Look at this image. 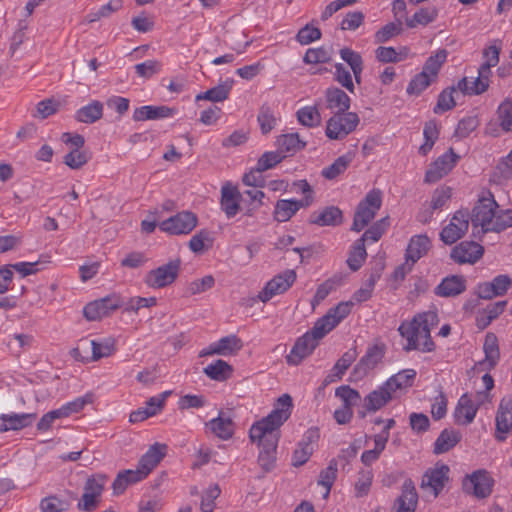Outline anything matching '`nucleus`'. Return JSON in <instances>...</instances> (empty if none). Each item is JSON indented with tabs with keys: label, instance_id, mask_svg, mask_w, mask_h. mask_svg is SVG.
Returning a JSON list of instances; mask_svg holds the SVG:
<instances>
[{
	"label": "nucleus",
	"instance_id": "1",
	"mask_svg": "<svg viewBox=\"0 0 512 512\" xmlns=\"http://www.w3.org/2000/svg\"><path fill=\"white\" fill-rule=\"evenodd\" d=\"M291 407V396L283 394L278 398L275 409L250 428V439L260 447L258 463L265 471H270L275 465L279 427L289 418Z\"/></svg>",
	"mask_w": 512,
	"mask_h": 512
},
{
	"label": "nucleus",
	"instance_id": "29",
	"mask_svg": "<svg viewBox=\"0 0 512 512\" xmlns=\"http://www.w3.org/2000/svg\"><path fill=\"white\" fill-rule=\"evenodd\" d=\"M327 107L336 113H349L350 97L337 87L328 88L325 92Z\"/></svg>",
	"mask_w": 512,
	"mask_h": 512
},
{
	"label": "nucleus",
	"instance_id": "23",
	"mask_svg": "<svg viewBox=\"0 0 512 512\" xmlns=\"http://www.w3.org/2000/svg\"><path fill=\"white\" fill-rule=\"evenodd\" d=\"M477 410V406L471 397L467 393L463 394L459 398L454 412L456 423L461 425L470 424L474 420Z\"/></svg>",
	"mask_w": 512,
	"mask_h": 512
},
{
	"label": "nucleus",
	"instance_id": "25",
	"mask_svg": "<svg viewBox=\"0 0 512 512\" xmlns=\"http://www.w3.org/2000/svg\"><path fill=\"white\" fill-rule=\"evenodd\" d=\"M500 50V45H497L496 43L483 50L484 62L478 69V76L488 84L490 83V77L492 75L491 68L495 67L499 63Z\"/></svg>",
	"mask_w": 512,
	"mask_h": 512
},
{
	"label": "nucleus",
	"instance_id": "57",
	"mask_svg": "<svg viewBox=\"0 0 512 512\" xmlns=\"http://www.w3.org/2000/svg\"><path fill=\"white\" fill-rule=\"evenodd\" d=\"M214 284V277L212 275H206L201 279L191 281L186 288V293L189 296H195L210 290L213 288Z\"/></svg>",
	"mask_w": 512,
	"mask_h": 512
},
{
	"label": "nucleus",
	"instance_id": "21",
	"mask_svg": "<svg viewBox=\"0 0 512 512\" xmlns=\"http://www.w3.org/2000/svg\"><path fill=\"white\" fill-rule=\"evenodd\" d=\"M418 504V494L412 482L405 483L401 494L395 499L394 512H415Z\"/></svg>",
	"mask_w": 512,
	"mask_h": 512
},
{
	"label": "nucleus",
	"instance_id": "51",
	"mask_svg": "<svg viewBox=\"0 0 512 512\" xmlns=\"http://www.w3.org/2000/svg\"><path fill=\"white\" fill-rule=\"evenodd\" d=\"M342 281V275H334L333 277L329 278L328 280L320 284L312 300V305L314 306L323 301L331 291H333L336 287L341 285Z\"/></svg>",
	"mask_w": 512,
	"mask_h": 512
},
{
	"label": "nucleus",
	"instance_id": "24",
	"mask_svg": "<svg viewBox=\"0 0 512 512\" xmlns=\"http://www.w3.org/2000/svg\"><path fill=\"white\" fill-rule=\"evenodd\" d=\"M192 495H201V512H213L215 509V500L220 496L221 489L217 483H210L207 487L194 486L191 488Z\"/></svg>",
	"mask_w": 512,
	"mask_h": 512
},
{
	"label": "nucleus",
	"instance_id": "8",
	"mask_svg": "<svg viewBox=\"0 0 512 512\" xmlns=\"http://www.w3.org/2000/svg\"><path fill=\"white\" fill-rule=\"evenodd\" d=\"M496 208H498V204L491 194L487 197L480 198L470 215L473 227L480 226L483 232L491 231L496 214Z\"/></svg>",
	"mask_w": 512,
	"mask_h": 512
},
{
	"label": "nucleus",
	"instance_id": "63",
	"mask_svg": "<svg viewBox=\"0 0 512 512\" xmlns=\"http://www.w3.org/2000/svg\"><path fill=\"white\" fill-rule=\"evenodd\" d=\"M285 155L279 151L265 152L257 161L258 171H266L279 164Z\"/></svg>",
	"mask_w": 512,
	"mask_h": 512
},
{
	"label": "nucleus",
	"instance_id": "52",
	"mask_svg": "<svg viewBox=\"0 0 512 512\" xmlns=\"http://www.w3.org/2000/svg\"><path fill=\"white\" fill-rule=\"evenodd\" d=\"M483 349L489 366L494 367L500 356L498 340L494 333L486 334Z\"/></svg>",
	"mask_w": 512,
	"mask_h": 512
},
{
	"label": "nucleus",
	"instance_id": "31",
	"mask_svg": "<svg viewBox=\"0 0 512 512\" xmlns=\"http://www.w3.org/2000/svg\"><path fill=\"white\" fill-rule=\"evenodd\" d=\"M342 211L335 206H329L311 215L310 222L319 226H336L342 223Z\"/></svg>",
	"mask_w": 512,
	"mask_h": 512
},
{
	"label": "nucleus",
	"instance_id": "43",
	"mask_svg": "<svg viewBox=\"0 0 512 512\" xmlns=\"http://www.w3.org/2000/svg\"><path fill=\"white\" fill-rule=\"evenodd\" d=\"M460 441V435L453 430L444 429L434 444V453L442 454L448 452Z\"/></svg>",
	"mask_w": 512,
	"mask_h": 512
},
{
	"label": "nucleus",
	"instance_id": "56",
	"mask_svg": "<svg viewBox=\"0 0 512 512\" xmlns=\"http://www.w3.org/2000/svg\"><path fill=\"white\" fill-rule=\"evenodd\" d=\"M387 443V435H375L374 448L363 452L361 459L366 465L371 464L378 459L381 452L384 450Z\"/></svg>",
	"mask_w": 512,
	"mask_h": 512
},
{
	"label": "nucleus",
	"instance_id": "13",
	"mask_svg": "<svg viewBox=\"0 0 512 512\" xmlns=\"http://www.w3.org/2000/svg\"><path fill=\"white\" fill-rule=\"evenodd\" d=\"M484 253V248L474 241H462L451 250V259L458 264H474Z\"/></svg>",
	"mask_w": 512,
	"mask_h": 512
},
{
	"label": "nucleus",
	"instance_id": "44",
	"mask_svg": "<svg viewBox=\"0 0 512 512\" xmlns=\"http://www.w3.org/2000/svg\"><path fill=\"white\" fill-rule=\"evenodd\" d=\"M488 87L489 84L484 82L479 76L472 80L464 77L457 83V90L465 95H480L487 91Z\"/></svg>",
	"mask_w": 512,
	"mask_h": 512
},
{
	"label": "nucleus",
	"instance_id": "64",
	"mask_svg": "<svg viewBox=\"0 0 512 512\" xmlns=\"http://www.w3.org/2000/svg\"><path fill=\"white\" fill-rule=\"evenodd\" d=\"M335 394L343 401V406L350 408L356 405L361 399L359 392L347 385L338 387Z\"/></svg>",
	"mask_w": 512,
	"mask_h": 512
},
{
	"label": "nucleus",
	"instance_id": "4",
	"mask_svg": "<svg viewBox=\"0 0 512 512\" xmlns=\"http://www.w3.org/2000/svg\"><path fill=\"white\" fill-rule=\"evenodd\" d=\"M167 453V445L154 443L139 459L137 468L119 471L115 480H142L161 462Z\"/></svg>",
	"mask_w": 512,
	"mask_h": 512
},
{
	"label": "nucleus",
	"instance_id": "32",
	"mask_svg": "<svg viewBox=\"0 0 512 512\" xmlns=\"http://www.w3.org/2000/svg\"><path fill=\"white\" fill-rule=\"evenodd\" d=\"M393 398V393L384 383L377 390L370 392L364 399V406L369 411H377L385 406Z\"/></svg>",
	"mask_w": 512,
	"mask_h": 512
},
{
	"label": "nucleus",
	"instance_id": "2",
	"mask_svg": "<svg viewBox=\"0 0 512 512\" xmlns=\"http://www.w3.org/2000/svg\"><path fill=\"white\" fill-rule=\"evenodd\" d=\"M353 302H341L318 319L313 328L299 337L286 356L289 365L297 366L308 357L318 345V341L333 330L351 312Z\"/></svg>",
	"mask_w": 512,
	"mask_h": 512
},
{
	"label": "nucleus",
	"instance_id": "9",
	"mask_svg": "<svg viewBox=\"0 0 512 512\" xmlns=\"http://www.w3.org/2000/svg\"><path fill=\"white\" fill-rule=\"evenodd\" d=\"M198 224V217L191 211H181L159 223L161 231L170 235H186Z\"/></svg>",
	"mask_w": 512,
	"mask_h": 512
},
{
	"label": "nucleus",
	"instance_id": "46",
	"mask_svg": "<svg viewBox=\"0 0 512 512\" xmlns=\"http://www.w3.org/2000/svg\"><path fill=\"white\" fill-rule=\"evenodd\" d=\"M448 56L446 49H439L434 55H431L423 66V72L436 80L438 73L445 63Z\"/></svg>",
	"mask_w": 512,
	"mask_h": 512
},
{
	"label": "nucleus",
	"instance_id": "59",
	"mask_svg": "<svg viewBox=\"0 0 512 512\" xmlns=\"http://www.w3.org/2000/svg\"><path fill=\"white\" fill-rule=\"evenodd\" d=\"M89 160L88 152L81 149H73L64 156V163L71 169L77 170L83 167Z\"/></svg>",
	"mask_w": 512,
	"mask_h": 512
},
{
	"label": "nucleus",
	"instance_id": "30",
	"mask_svg": "<svg viewBox=\"0 0 512 512\" xmlns=\"http://www.w3.org/2000/svg\"><path fill=\"white\" fill-rule=\"evenodd\" d=\"M430 247L431 241L426 235L421 234L412 237L406 250L407 261H411L414 264L427 254Z\"/></svg>",
	"mask_w": 512,
	"mask_h": 512
},
{
	"label": "nucleus",
	"instance_id": "7",
	"mask_svg": "<svg viewBox=\"0 0 512 512\" xmlns=\"http://www.w3.org/2000/svg\"><path fill=\"white\" fill-rule=\"evenodd\" d=\"M180 259H174L168 263L149 271L144 279L147 286L160 289L171 285L178 277L180 271Z\"/></svg>",
	"mask_w": 512,
	"mask_h": 512
},
{
	"label": "nucleus",
	"instance_id": "53",
	"mask_svg": "<svg viewBox=\"0 0 512 512\" xmlns=\"http://www.w3.org/2000/svg\"><path fill=\"white\" fill-rule=\"evenodd\" d=\"M367 253L363 240H357L349 254L347 264L351 270L357 271L361 268L366 259Z\"/></svg>",
	"mask_w": 512,
	"mask_h": 512
},
{
	"label": "nucleus",
	"instance_id": "10",
	"mask_svg": "<svg viewBox=\"0 0 512 512\" xmlns=\"http://www.w3.org/2000/svg\"><path fill=\"white\" fill-rule=\"evenodd\" d=\"M123 305L122 299L116 294L88 303L83 310L84 316L88 321H99L109 316L113 311Z\"/></svg>",
	"mask_w": 512,
	"mask_h": 512
},
{
	"label": "nucleus",
	"instance_id": "28",
	"mask_svg": "<svg viewBox=\"0 0 512 512\" xmlns=\"http://www.w3.org/2000/svg\"><path fill=\"white\" fill-rule=\"evenodd\" d=\"M240 193L230 185H224L221 189V207L228 218L234 217L240 210Z\"/></svg>",
	"mask_w": 512,
	"mask_h": 512
},
{
	"label": "nucleus",
	"instance_id": "6",
	"mask_svg": "<svg viewBox=\"0 0 512 512\" xmlns=\"http://www.w3.org/2000/svg\"><path fill=\"white\" fill-rule=\"evenodd\" d=\"M360 122L356 113H335L326 125V136L331 140H342L352 133Z\"/></svg>",
	"mask_w": 512,
	"mask_h": 512
},
{
	"label": "nucleus",
	"instance_id": "48",
	"mask_svg": "<svg viewBox=\"0 0 512 512\" xmlns=\"http://www.w3.org/2000/svg\"><path fill=\"white\" fill-rule=\"evenodd\" d=\"M188 245L192 252L201 254L212 247L213 238L209 231L200 230L191 237Z\"/></svg>",
	"mask_w": 512,
	"mask_h": 512
},
{
	"label": "nucleus",
	"instance_id": "5",
	"mask_svg": "<svg viewBox=\"0 0 512 512\" xmlns=\"http://www.w3.org/2000/svg\"><path fill=\"white\" fill-rule=\"evenodd\" d=\"M382 204V193L373 189L359 203L354 215L352 230L360 232L372 221Z\"/></svg>",
	"mask_w": 512,
	"mask_h": 512
},
{
	"label": "nucleus",
	"instance_id": "58",
	"mask_svg": "<svg viewBox=\"0 0 512 512\" xmlns=\"http://www.w3.org/2000/svg\"><path fill=\"white\" fill-rule=\"evenodd\" d=\"M60 108V103L53 98L40 101L32 114L35 118L46 119L55 114Z\"/></svg>",
	"mask_w": 512,
	"mask_h": 512
},
{
	"label": "nucleus",
	"instance_id": "36",
	"mask_svg": "<svg viewBox=\"0 0 512 512\" xmlns=\"http://www.w3.org/2000/svg\"><path fill=\"white\" fill-rule=\"evenodd\" d=\"M102 116L103 104L98 100H94L90 104L77 110L75 119L81 123L91 124L101 119Z\"/></svg>",
	"mask_w": 512,
	"mask_h": 512
},
{
	"label": "nucleus",
	"instance_id": "35",
	"mask_svg": "<svg viewBox=\"0 0 512 512\" xmlns=\"http://www.w3.org/2000/svg\"><path fill=\"white\" fill-rule=\"evenodd\" d=\"M173 110L166 106H142L134 111L135 121L155 120L171 116Z\"/></svg>",
	"mask_w": 512,
	"mask_h": 512
},
{
	"label": "nucleus",
	"instance_id": "42",
	"mask_svg": "<svg viewBox=\"0 0 512 512\" xmlns=\"http://www.w3.org/2000/svg\"><path fill=\"white\" fill-rule=\"evenodd\" d=\"M276 144L281 154L284 152L295 153L306 146V143L300 139L298 133L280 135L276 140Z\"/></svg>",
	"mask_w": 512,
	"mask_h": 512
},
{
	"label": "nucleus",
	"instance_id": "39",
	"mask_svg": "<svg viewBox=\"0 0 512 512\" xmlns=\"http://www.w3.org/2000/svg\"><path fill=\"white\" fill-rule=\"evenodd\" d=\"M380 277H381L380 270L372 271L369 274L368 278L363 283V285L358 290H356L354 292L353 297H352L353 300L358 303L368 301L372 297L375 285H376L377 281L380 279Z\"/></svg>",
	"mask_w": 512,
	"mask_h": 512
},
{
	"label": "nucleus",
	"instance_id": "61",
	"mask_svg": "<svg viewBox=\"0 0 512 512\" xmlns=\"http://www.w3.org/2000/svg\"><path fill=\"white\" fill-rule=\"evenodd\" d=\"M402 31V22L400 21V18H398L397 23H388L385 26H383L380 30H378L375 34V41L377 43H385L392 37L400 34Z\"/></svg>",
	"mask_w": 512,
	"mask_h": 512
},
{
	"label": "nucleus",
	"instance_id": "12",
	"mask_svg": "<svg viewBox=\"0 0 512 512\" xmlns=\"http://www.w3.org/2000/svg\"><path fill=\"white\" fill-rule=\"evenodd\" d=\"M470 214L467 210H458L450 219L441 233L440 239L447 245H452L462 238L469 227Z\"/></svg>",
	"mask_w": 512,
	"mask_h": 512
},
{
	"label": "nucleus",
	"instance_id": "11",
	"mask_svg": "<svg viewBox=\"0 0 512 512\" xmlns=\"http://www.w3.org/2000/svg\"><path fill=\"white\" fill-rule=\"evenodd\" d=\"M296 278L297 275L293 269H287L283 273L274 276L259 292L258 300L266 303L274 296L286 292L294 284Z\"/></svg>",
	"mask_w": 512,
	"mask_h": 512
},
{
	"label": "nucleus",
	"instance_id": "27",
	"mask_svg": "<svg viewBox=\"0 0 512 512\" xmlns=\"http://www.w3.org/2000/svg\"><path fill=\"white\" fill-rule=\"evenodd\" d=\"M466 290V280L463 276L446 277L436 287L435 293L441 297H454Z\"/></svg>",
	"mask_w": 512,
	"mask_h": 512
},
{
	"label": "nucleus",
	"instance_id": "55",
	"mask_svg": "<svg viewBox=\"0 0 512 512\" xmlns=\"http://www.w3.org/2000/svg\"><path fill=\"white\" fill-rule=\"evenodd\" d=\"M462 489L466 494H472L476 498L488 497L492 492L493 482H462Z\"/></svg>",
	"mask_w": 512,
	"mask_h": 512
},
{
	"label": "nucleus",
	"instance_id": "62",
	"mask_svg": "<svg viewBox=\"0 0 512 512\" xmlns=\"http://www.w3.org/2000/svg\"><path fill=\"white\" fill-rule=\"evenodd\" d=\"M433 81L432 77L424 73L423 71L417 74L409 83L407 87L408 94L419 95L425 90Z\"/></svg>",
	"mask_w": 512,
	"mask_h": 512
},
{
	"label": "nucleus",
	"instance_id": "47",
	"mask_svg": "<svg viewBox=\"0 0 512 512\" xmlns=\"http://www.w3.org/2000/svg\"><path fill=\"white\" fill-rule=\"evenodd\" d=\"M352 159L353 157L349 153L338 157L330 166L322 170L321 175L328 180L335 179L344 173L352 162Z\"/></svg>",
	"mask_w": 512,
	"mask_h": 512
},
{
	"label": "nucleus",
	"instance_id": "22",
	"mask_svg": "<svg viewBox=\"0 0 512 512\" xmlns=\"http://www.w3.org/2000/svg\"><path fill=\"white\" fill-rule=\"evenodd\" d=\"M83 345H89L92 350L90 361H98L102 358L112 356L116 352V339L113 337H105L98 340H91L87 342L82 341Z\"/></svg>",
	"mask_w": 512,
	"mask_h": 512
},
{
	"label": "nucleus",
	"instance_id": "60",
	"mask_svg": "<svg viewBox=\"0 0 512 512\" xmlns=\"http://www.w3.org/2000/svg\"><path fill=\"white\" fill-rule=\"evenodd\" d=\"M456 89L457 88L451 87L449 89L443 90L440 93V95L438 96L437 104L433 109L434 113L438 114L451 110L456 105V102L453 97V92Z\"/></svg>",
	"mask_w": 512,
	"mask_h": 512
},
{
	"label": "nucleus",
	"instance_id": "37",
	"mask_svg": "<svg viewBox=\"0 0 512 512\" xmlns=\"http://www.w3.org/2000/svg\"><path fill=\"white\" fill-rule=\"evenodd\" d=\"M232 85V79L226 80L224 83H221L203 93L198 94L196 96V101L208 100L212 102H223L229 97Z\"/></svg>",
	"mask_w": 512,
	"mask_h": 512
},
{
	"label": "nucleus",
	"instance_id": "54",
	"mask_svg": "<svg viewBox=\"0 0 512 512\" xmlns=\"http://www.w3.org/2000/svg\"><path fill=\"white\" fill-rule=\"evenodd\" d=\"M497 118L500 127L505 132H512V101L505 99L497 109Z\"/></svg>",
	"mask_w": 512,
	"mask_h": 512
},
{
	"label": "nucleus",
	"instance_id": "3",
	"mask_svg": "<svg viewBox=\"0 0 512 512\" xmlns=\"http://www.w3.org/2000/svg\"><path fill=\"white\" fill-rule=\"evenodd\" d=\"M438 315L434 311H427L417 314L409 322H403L398 331L400 335L407 340L404 346L405 351L420 350L422 352H431L435 349V344L431 338V329L437 325Z\"/></svg>",
	"mask_w": 512,
	"mask_h": 512
},
{
	"label": "nucleus",
	"instance_id": "34",
	"mask_svg": "<svg viewBox=\"0 0 512 512\" xmlns=\"http://www.w3.org/2000/svg\"><path fill=\"white\" fill-rule=\"evenodd\" d=\"M415 377L416 371L414 369H405L390 377L385 384L394 395L397 390L411 387Z\"/></svg>",
	"mask_w": 512,
	"mask_h": 512
},
{
	"label": "nucleus",
	"instance_id": "40",
	"mask_svg": "<svg viewBox=\"0 0 512 512\" xmlns=\"http://www.w3.org/2000/svg\"><path fill=\"white\" fill-rule=\"evenodd\" d=\"M438 9L436 7L421 8L411 18H406V25L409 28H416L419 25L426 26L436 20Z\"/></svg>",
	"mask_w": 512,
	"mask_h": 512
},
{
	"label": "nucleus",
	"instance_id": "20",
	"mask_svg": "<svg viewBox=\"0 0 512 512\" xmlns=\"http://www.w3.org/2000/svg\"><path fill=\"white\" fill-rule=\"evenodd\" d=\"M319 435L317 430H308L303 439L298 443L292 456V465L301 466L308 461L314 450V442L317 441Z\"/></svg>",
	"mask_w": 512,
	"mask_h": 512
},
{
	"label": "nucleus",
	"instance_id": "17",
	"mask_svg": "<svg viewBox=\"0 0 512 512\" xmlns=\"http://www.w3.org/2000/svg\"><path fill=\"white\" fill-rule=\"evenodd\" d=\"M512 429V399L503 398L496 414V433L498 441H504L506 434Z\"/></svg>",
	"mask_w": 512,
	"mask_h": 512
},
{
	"label": "nucleus",
	"instance_id": "33",
	"mask_svg": "<svg viewBox=\"0 0 512 512\" xmlns=\"http://www.w3.org/2000/svg\"><path fill=\"white\" fill-rule=\"evenodd\" d=\"M75 498L72 494L51 495L42 499L40 507L47 512H64L69 509Z\"/></svg>",
	"mask_w": 512,
	"mask_h": 512
},
{
	"label": "nucleus",
	"instance_id": "16",
	"mask_svg": "<svg viewBox=\"0 0 512 512\" xmlns=\"http://www.w3.org/2000/svg\"><path fill=\"white\" fill-rule=\"evenodd\" d=\"M104 485L101 482H86L77 508L84 512L95 511L102 500Z\"/></svg>",
	"mask_w": 512,
	"mask_h": 512
},
{
	"label": "nucleus",
	"instance_id": "49",
	"mask_svg": "<svg viewBox=\"0 0 512 512\" xmlns=\"http://www.w3.org/2000/svg\"><path fill=\"white\" fill-rule=\"evenodd\" d=\"M356 358V348L350 349L347 352H345L334 365L332 370L333 373L328 376V378H330V381L334 380L333 377H336L338 380L342 379L346 370L350 367V365L355 361Z\"/></svg>",
	"mask_w": 512,
	"mask_h": 512
},
{
	"label": "nucleus",
	"instance_id": "50",
	"mask_svg": "<svg viewBox=\"0 0 512 512\" xmlns=\"http://www.w3.org/2000/svg\"><path fill=\"white\" fill-rule=\"evenodd\" d=\"M297 119L303 126L316 127L321 123V114L316 106H306L297 111Z\"/></svg>",
	"mask_w": 512,
	"mask_h": 512
},
{
	"label": "nucleus",
	"instance_id": "26",
	"mask_svg": "<svg viewBox=\"0 0 512 512\" xmlns=\"http://www.w3.org/2000/svg\"><path fill=\"white\" fill-rule=\"evenodd\" d=\"M206 427L221 440H228L234 434V422L229 416H225L223 412H220L218 417L206 423Z\"/></svg>",
	"mask_w": 512,
	"mask_h": 512
},
{
	"label": "nucleus",
	"instance_id": "19",
	"mask_svg": "<svg viewBox=\"0 0 512 512\" xmlns=\"http://www.w3.org/2000/svg\"><path fill=\"white\" fill-rule=\"evenodd\" d=\"M243 347V343L236 335H230L221 338L219 341L211 344L208 349L202 350L200 357L207 355H232L237 353Z\"/></svg>",
	"mask_w": 512,
	"mask_h": 512
},
{
	"label": "nucleus",
	"instance_id": "15",
	"mask_svg": "<svg viewBox=\"0 0 512 512\" xmlns=\"http://www.w3.org/2000/svg\"><path fill=\"white\" fill-rule=\"evenodd\" d=\"M457 159L458 156L454 153L453 149L450 148L447 153L438 157L431 164L430 168L426 171L425 182L435 183L447 175L455 166Z\"/></svg>",
	"mask_w": 512,
	"mask_h": 512
},
{
	"label": "nucleus",
	"instance_id": "38",
	"mask_svg": "<svg viewBox=\"0 0 512 512\" xmlns=\"http://www.w3.org/2000/svg\"><path fill=\"white\" fill-rule=\"evenodd\" d=\"M203 372L210 379L222 382L230 378L233 369L226 361L218 359L214 363L207 365Z\"/></svg>",
	"mask_w": 512,
	"mask_h": 512
},
{
	"label": "nucleus",
	"instance_id": "14",
	"mask_svg": "<svg viewBox=\"0 0 512 512\" xmlns=\"http://www.w3.org/2000/svg\"><path fill=\"white\" fill-rule=\"evenodd\" d=\"M384 346L375 344L368 347L365 355L354 366L352 375L357 380L363 379L372 369H374L384 357Z\"/></svg>",
	"mask_w": 512,
	"mask_h": 512
},
{
	"label": "nucleus",
	"instance_id": "41",
	"mask_svg": "<svg viewBox=\"0 0 512 512\" xmlns=\"http://www.w3.org/2000/svg\"><path fill=\"white\" fill-rule=\"evenodd\" d=\"M37 418L36 413H21V414H2L0 420L9 423L11 430L17 431L31 426Z\"/></svg>",
	"mask_w": 512,
	"mask_h": 512
},
{
	"label": "nucleus",
	"instance_id": "45",
	"mask_svg": "<svg viewBox=\"0 0 512 512\" xmlns=\"http://www.w3.org/2000/svg\"><path fill=\"white\" fill-rule=\"evenodd\" d=\"M340 56L350 66L355 80L359 84L361 82V73L363 70V60L361 55L350 48H342L340 50Z\"/></svg>",
	"mask_w": 512,
	"mask_h": 512
},
{
	"label": "nucleus",
	"instance_id": "18",
	"mask_svg": "<svg viewBox=\"0 0 512 512\" xmlns=\"http://www.w3.org/2000/svg\"><path fill=\"white\" fill-rule=\"evenodd\" d=\"M310 205V197L301 200L280 199L275 204L273 217L277 222H287L299 211L300 208H305Z\"/></svg>",
	"mask_w": 512,
	"mask_h": 512
}]
</instances>
